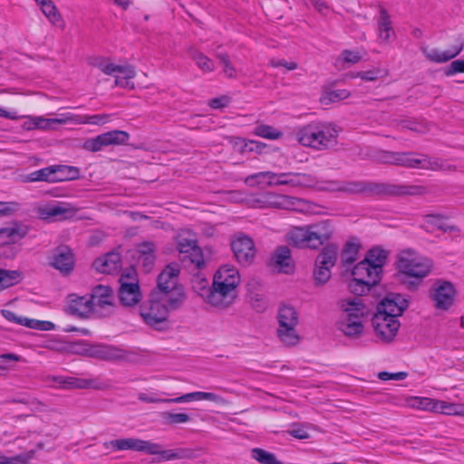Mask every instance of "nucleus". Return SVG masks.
Instances as JSON below:
<instances>
[{"instance_id": "nucleus-38", "label": "nucleus", "mask_w": 464, "mask_h": 464, "mask_svg": "<svg viewBox=\"0 0 464 464\" xmlns=\"http://www.w3.org/2000/svg\"><path fill=\"white\" fill-rule=\"evenodd\" d=\"M361 246L356 241H348L341 254L342 263L344 266L352 265L357 260L358 252Z\"/></svg>"}, {"instance_id": "nucleus-48", "label": "nucleus", "mask_w": 464, "mask_h": 464, "mask_svg": "<svg viewBox=\"0 0 464 464\" xmlns=\"http://www.w3.org/2000/svg\"><path fill=\"white\" fill-rule=\"evenodd\" d=\"M459 403H451L445 401L437 400L435 412L445 415H458Z\"/></svg>"}, {"instance_id": "nucleus-28", "label": "nucleus", "mask_w": 464, "mask_h": 464, "mask_svg": "<svg viewBox=\"0 0 464 464\" xmlns=\"http://www.w3.org/2000/svg\"><path fill=\"white\" fill-rule=\"evenodd\" d=\"M66 311L72 315L79 317H89L93 314L92 299L87 295H77L72 294L67 297Z\"/></svg>"}, {"instance_id": "nucleus-51", "label": "nucleus", "mask_w": 464, "mask_h": 464, "mask_svg": "<svg viewBox=\"0 0 464 464\" xmlns=\"http://www.w3.org/2000/svg\"><path fill=\"white\" fill-rule=\"evenodd\" d=\"M437 400L425 398V397H415L412 399L411 406L423 411H429L435 412Z\"/></svg>"}, {"instance_id": "nucleus-44", "label": "nucleus", "mask_w": 464, "mask_h": 464, "mask_svg": "<svg viewBox=\"0 0 464 464\" xmlns=\"http://www.w3.org/2000/svg\"><path fill=\"white\" fill-rule=\"evenodd\" d=\"M350 96V92L343 89V90H333L325 92L322 98L321 102L324 104H329L331 102H337L343 100L347 99Z\"/></svg>"}, {"instance_id": "nucleus-53", "label": "nucleus", "mask_w": 464, "mask_h": 464, "mask_svg": "<svg viewBox=\"0 0 464 464\" xmlns=\"http://www.w3.org/2000/svg\"><path fill=\"white\" fill-rule=\"evenodd\" d=\"M217 57L219 59L223 65L224 73L228 78H235L237 76V71L229 61L228 55L226 53H218Z\"/></svg>"}, {"instance_id": "nucleus-21", "label": "nucleus", "mask_w": 464, "mask_h": 464, "mask_svg": "<svg viewBox=\"0 0 464 464\" xmlns=\"http://www.w3.org/2000/svg\"><path fill=\"white\" fill-rule=\"evenodd\" d=\"M231 247L240 264L248 265L253 262L256 250L251 237L242 233L237 234L231 242Z\"/></svg>"}, {"instance_id": "nucleus-8", "label": "nucleus", "mask_w": 464, "mask_h": 464, "mask_svg": "<svg viewBox=\"0 0 464 464\" xmlns=\"http://www.w3.org/2000/svg\"><path fill=\"white\" fill-rule=\"evenodd\" d=\"M339 254V248L335 244L326 245L315 259L314 278L318 285L328 282L332 276V268L334 266Z\"/></svg>"}, {"instance_id": "nucleus-47", "label": "nucleus", "mask_w": 464, "mask_h": 464, "mask_svg": "<svg viewBox=\"0 0 464 464\" xmlns=\"http://www.w3.org/2000/svg\"><path fill=\"white\" fill-rule=\"evenodd\" d=\"M255 133L262 138L269 140H277L282 136V132L269 125H258L255 129Z\"/></svg>"}, {"instance_id": "nucleus-52", "label": "nucleus", "mask_w": 464, "mask_h": 464, "mask_svg": "<svg viewBox=\"0 0 464 464\" xmlns=\"http://www.w3.org/2000/svg\"><path fill=\"white\" fill-rule=\"evenodd\" d=\"M162 418L168 424H181L190 420V416L186 413L163 412Z\"/></svg>"}, {"instance_id": "nucleus-39", "label": "nucleus", "mask_w": 464, "mask_h": 464, "mask_svg": "<svg viewBox=\"0 0 464 464\" xmlns=\"http://www.w3.org/2000/svg\"><path fill=\"white\" fill-rule=\"evenodd\" d=\"M251 457L261 464H284L276 459L275 454L260 448L253 449L251 450Z\"/></svg>"}, {"instance_id": "nucleus-41", "label": "nucleus", "mask_w": 464, "mask_h": 464, "mask_svg": "<svg viewBox=\"0 0 464 464\" xmlns=\"http://www.w3.org/2000/svg\"><path fill=\"white\" fill-rule=\"evenodd\" d=\"M19 324L41 331H50L54 329V324L52 322L29 319L26 317H23V319L19 321Z\"/></svg>"}, {"instance_id": "nucleus-33", "label": "nucleus", "mask_w": 464, "mask_h": 464, "mask_svg": "<svg viewBox=\"0 0 464 464\" xmlns=\"http://www.w3.org/2000/svg\"><path fill=\"white\" fill-rule=\"evenodd\" d=\"M51 265L63 274L71 273L74 266V256L72 250L67 246L57 248Z\"/></svg>"}, {"instance_id": "nucleus-11", "label": "nucleus", "mask_w": 464, "mask_h": 464, "mask_svg": "<svg viewBox=\"0 0 464 464\" xmlns=\"http://www.w3.org/2000/svg\"><path fill=\"white\" fill-rule=\"evenodd\" d=\"M119 298L124 306H133L141 300V293L136 272L131 268L123 273L120 279Z\"/></svg>"}, {"instance_id": "nucleus-56", "label": "nucleus", "mask_w": 464, "mask_h": 464, "mask_svg": "<svg viewBox=\"0 0 464 464\" xmlns=\"http://www.w3.org/2000/svg\"><path fill=\"white\" fill-rule=\"evenodd\" d=\"M19 209V204L16 202L0 201V217H7Z\"/></svg>"}, {"instance_id": "nucleus-12", "label": "nucleus", "mask_w": 464, "mask_h": 464, "mask_svg": "<svg viewBox=\"0 0 464 464\" xmlns=\"http://www.w3.org/2000/svg\"><path fill=\"white\" fill-rule=\"evenodd\" d=\"M129 139L130 134L127 131L113 130L94 138L87 139L82 147L88 151L97 152L104 147L124 145Z\"/></svg>"}, {"instance_id": "nucleus-61", "label": "nucleus", "mask_w": 464, "mask_h": 464, "mask_svg": "<svg viewBox=\"0 0 464 464\" xmlns=\"http://www.w3.org/2000/svg\"><path fill=\"white\" fill-rule=\"evenodd\" d=\"M408 376V373L406 372H398L394 373H391L388 372H381L378 374V377L382 381H390V380H396V381H401L404 380Z\"/></svg>"}, {"instance_id": "nucleus-14", "label": "nucleus", "mask_w": 464, "mask_h": 464, "mask_svg": "<svg viewBox=\"0 0 464 464\" xmlns=\"http://www.w3.org/2000/svg\"><path fill=\"white\" fill-rule=\"evenodd\" d=\"M455 289L449 281L437 280L430 289V299L434 307L440 311H448L455 300Z\"/></svg>"}, {"instance_id": "nucleus-59", "label": "nucleus", "mask_w": 464, "mask_h": 464, "mask_svg": "<svg viewBox=\"0 0 464 464\" xmlns=\"http://www.w3.org/2000/svg\"><path fill=\"white\" fill-rule=\"evenodd\" d=\"M170 403H183L192 401H200V392H193L184 395L169 399Z\"/></svg>"}, {"instance_id": "nucleus-32", "label": "nucleus", "mask_w": 464, "mask_h": 464, "mask_svg": "<svg viewBox=\"0 0 464 464\" xmlns=\"http://www.w3.org/2000/svg\"><path fill=\"white\" fill-rule=\"evenodd\" d=\"M379 266H372L364 260L359 262L353 269L352 275L359 280L366 281L375 285L381 279Z\"/></svg>"}, {"instance_id": "nucleus-4", "label": "nucleus", "mask_w": 464, "mask_h": 464, "mask_svg": "<svg viewBox=\"0 0 464 464\" xmlns=\"http://www.w3.org/2000/svg\"><path fill=\"white\" fill-rule=\"evenodd\" d=\"M296 140L304 147L325 150L337 143L338 130L329 122H312L295 131Z\"/></svg>"}, {"instance_id": "nucleus-16", "label": "nucleus", "mask_w": 464, "mask_h": 464, "mask_svg": "<svg viewBox=\"0 0 464 464\" xmlns=\"http://www.w3.org/2000/svg\"><path fill=\"white\" fill-rule=\"evenodd\" d=\"M177 247L181 254H189L192 264L200 269L205 266V260L200 248L197 245L195 236L188 230H181L178 233Z\"/></svg>"}, {"instance_id": "nucleus-63", "label": "nucleus", "mask_w": 464, "mask_h": 464, "mask_svg": "<svg viewBox=\"0 0 464 464\" xmlns=\"http://www.w3.org/2000/svg\"><path fill=\"white\" fill-rule=\"evenodd\" d=\"M203 400L213 401L217 404H221V405L227 403V401L223 397H221L220 395L216 394L214 392H200V401H203Z\"/></svg>"}, {"instance_id": "nucleus-13", "label": "nucleus", "mask_w": 464, "mask_h": 464, "mask_svg": "<svg viewBox=\"0 0 464 464\" xmlns=\"http://www.w3.org/2000/svg\"><path fill=\"white\" fill-rule=\"evenodd\" d=\"M53 382L58 387L68 390L92 389L103 391L110 387L109 382L100 377L78 378L72 376H57L53 378Z\"/></svg>"}, {"instance_id": "nucleus-36", "label": "nucleus", "mask_w": 464, "mask_h": 464, "mask_svg": "<svg viewBox=\"0 0 464 464\" xmlns=\"http://www.w3.org/2000/svg\"><path fill=\"white\" fill-rule=\"evenodd\" d=\"M139 260L146 269H150L155 260V246L151 242H143L138 246Z\"/></svg>"}, {"instance_id": "nucleus-49", "label": "nucleus", "mask_w": 464, "mask_h": 464, "mask_svg": "<svg viewBox=\"0 0 464 464\" xmlns=\"http://www.w3.org/2000/svg\"><path fill=\"white\" fill-rule=\"evenodd\" d=\"M239 142L242 144L243 152L250 151L258 154L266 152L267 146L261 141L239 140Z\"/></svg>"}, {"instance_id": "nucleus-42", "label": "nucleus", "mask_w": 464, "mask_h": 464, "mask_svg": "<svg viewBox=\"0 0 464 464\" xmlns=\"http://www.w3.org/2000/svg\"><path fill=\"white\" fill-rule=\"evenodd\" d=\"M191 57L195 61L197 66L204 72H210L214 70V63L204 53L195 51L192 53Z\"/></svg>"}, {"instance_id": "nucleus-22", "label": "nucleus", "mask_w": 464, "mask_h": 464, "mask_svg": "<svg viewBox=\"0 0 464 464\" xmlns=\"http://www.w3.org/2000/svg\"><path fill=\"white\" fill-rule=\"evenodd\" d=\"M103 447L115 451L135 450L139 452H155L153 450L155 446L151 445V441L137 438H123L106 441L103 443Z\"/></svg>"}, {"instance_id": "nucleus-54", "label": "nucleus", "mask_w": 464, "mask_h": 464, "mask_svg": "<svg viewBox=\"0 0 464 464\" xmlns=\"http://www.w3.org/2000/svg\"><path fill=\"white\" fill-rule=\"evenodd\" d=\"M362 56L358 52L344 50L341 53L337 63H357L361 60Z\"/></svg>"}, {"instance_id": "nucleus-23", "label": "nucleus", "mask_w": 464, "mask_h": 464, "mask_svg": "<svg viewBox=\"0 0 464 464\" xmlns=\"http://www.w3.org/2000/svg\"><path fill=\"white\" fill-rule=\"evenodd\" d=\"M372 326L376 335L383 342L392 341L396 335L400 323L398 319L375 314L372 318Z\"/></svg>"}, {"instance_id": "nucleus-50", "label": "nucleus", "mask_w": 464, "mask_h": 464, "mask_svg": "<svg viewBox=\"0 0 464 464\" xmlns=\"http://www.w3.org/2000/svg\"><path fill=\"white\" fill-rule=\"evenodd\" d=\"M22 235L19 233V229L15 227H7L0 228V243L7 244L14 242L17 238L21 237Z\"/></svg>"}, {"instance_id": "nucleus-30", "label": "nucleus", "mask_w": 464, "mask_h": 464, "mask_svg": "<svg viewBox=\"0 0 464 464\" xmlns=\"http://www.w3.org/2000/svg\"><path fill=\"white\" fill-rule=\"evenodd\" d=\"M382 195L392 196H422L428 189L421 185L412 184H382Z\"/></svg>"}, {"instance_id": "nucleus-34", "label": "nucleus", "mask_w": 464, "mask_h": 464, "mask_svg": "<svg viewBox=\"0 0 464 464\" xmlns=\"http://www.w3.org/2000/svg\"><path fill=\"white\" fill-rule=\"evenodd\" d=\"M121 257L117 253H109L93 262L94 268L102 274H111L120 267Z\"/></svg>"}, {"instance_id": "nucleus-3", "label": "nucleus", "mask_w": 464, "mask_h": 464, "mask_svg": "<svg viewBox=\"0 0 464 464\" xmlns=\"http://www.w3.org/2000/svg\"><path fill=\"white\" fill-rule=\"evenodd\" d=\"M334 234L329 220L303 227H295L286 234V241L296 247L317 249L328 241Z\"/></svg>"}, {"instance_id": "nucleus-6", "label": "nucleus", "mask_w": 464, "mask_h": 464, "mask_svg": "<svg viewBox=\"0 0 464 464\" xmlns=\"http://www.w3.org/2000/svg\"><path fill=\"white\" fill-rule=\"evenodd\" d=\"M276 336L285 346H295L301 341L298 332L300 323L299 312L295 307L283 304L279 306L276 314Z\"/></svg>"}, {"instance_id": "nucleus-40", "label": "nucleus", "mask_w": 464, "mask_h": 464, "mask_svg": "<svg viewBox=\"0 0 464 464\" xmlns=\"http://www.w3.org/2000/svg\"><path fill=\"white\" fill-rule=\"evenodd\" d=\"M56 179L58 181L75 179L79 177V169L76 167L58 165L55 166Z\"/></svg>"}, {"instance_id": "nucleus-1", "label": "nucleus", "mask_w": 464, "mask_h": 464, "mask_svg": "<svg viewBox=\"0 0 464 464\" xmlns=\"http://www.w3.org/2000/svg\"><path fill=\"white\" fill-rule=\"evenodd\" d=\"M373 285L359 280L353 276L348 284L350 292L357 296L343 299L340 302L342 315L339 321V329L347 336H357L362 330V318L367 314V309L360 295L370 291Z\"/></svg>"}, {"instance_id": "nucleus-35", "label": "nucleus", "mask_w": 464, "mask_h": 464, "mask_svg": "<svg viewBox=\"0 0 464 464\" xmlns=\"http://www.w3.org/2000/svg\"><path fill=\"white\" fill-rule=\"evenodd\" d=\"M272 262L281 272L287 274L292 271L293 266L289 248L286 246L278 247L272 256Z\"/></svg>"}, {"instance_id": "nucleus-46", "label": "nucleus", "mask_w": 464, "mask_h": 464, "mask_svg": "<svg viewBox=\"0 0 464 464\" xmlns=\"http://www.w3.org/2000/svg\"><path fill=\"white\" fill-rule=\"evenodd\" d=\"M40 5L43 13L52 24H57L61 21V16L51 0H46Z\"/></svg>"}, {"instance_id": "nucleus-7", "label": "nucleus", "mask_w": 464, "mask_h": 464, "mask_svg": "<svg viewBox=\"0 0 464 464\" xmlns=\"http://www.w3.org/2000/svg\"><path fill=\"white\" fill-rule=\"evenodd\" d=\"M397 267L401 274L420 281L431 272L432 261L413 250L407 249L399 254Z\"/></svg>"}, {"instance_id": "nucleus-45", "label": "nucleus", "mask_w": 464, "mask_h": 464, "mask_svg": "<svg viewBox=\"0 0 464 464\" xmlns=\"http://www.w3.org/2000/svg\"><path fill=\"white\" fill-rule=\"evenodd\" d=\"M73 117L80 118L81 122H72V124H103L110 120L109 114H95V115H79L72 113Z\"/></svg>"}, {"instance_id": "nucleus-55", "label": "nucleus", "mask_w": 464, "mask_h": 464, "mask_svg": "<svg viewBox=\"0 0 464 464\" xmlns=\"http://www.w3.org/2000/svg\"><path fill=\"white\" fill-rule=\"evenodd\" d=\"M41 181L57 182L55 166L44 168L38 170Z\"/></svg>"}, {"instance_id": "nucleus-17", "label": "nucleus", "mask_w": 464, "mask_h": 464, "mask_svg": "<svg viewBox=\"0 0 464 464\" xmlns=\"http://www.w3.org/2000/svg\"><path fill=\"white\" fill-rule=\"evenodd\" d=\"M90 299H92L93 314L104 316L112 312L114 296L111 287L96 285L92 291Z\"/></svg>"}, {"instance_id": "nucleus-9", "label": "nucleus", "mask_w": 464, "mask_h": 464, "mask_svg": "<svg viewBox=\"0 0 464 464\" xmlns=\"http://www.w3.org/2000/svg\"><path fill=\"white\" fill-rule=\"evenodd\" d=\"M387 163L397 164L407 168L437 170L441 168L438 160H432L425 155L416 156L406 152H388L384 156Z\"/></svg>"}, {"instance_id": "nucleus-64", "label": "nucleus", "mask_w": 464, "mask_h": 464, "mask_svg": "<svg viewBox=\"0 0 464 464\" xmlns=\"http://www.w3.org/2000/svg\"><path fill=\"white\" fill-rule=\"evenodd\" d=\"M249 204L252 208H267L266 207V192L253 196L249 200Z\"/></svg>"}, {"instance_id": "nucleus-26", "label": "nucleus", "mask_w": 464, "mask_h": 464, "mask_svg": "<svg viewBox=\"0 0 464 464\" xmlns=\"http://www.w3.org/2000/svg\"><path fill=\"white\" fill-rule=\"evenodd\" d=\"M463 50L464 39L459 37L457 39V44L447 51H441L435 48H423L422 53L429 61L436 63H444L457 57Z\"/></svg>"}, {"instance_id": "nucleus-5", "label": "nucleus", "mask_w": 464, "mask_h": 464, "mask_svg": "<svg viewBox=\"0 0 464 464\" xmlns=\"http://www.w3.org/2000/svg\"><path fill=\"white\" fill-rule=\"evenodd\" d=\"M184 299L183 294L162 296L154 294L150 302L141 305L140 314L145 324L160 329L161 324L166 323L169 312L179 308Z\"/></svg>"}, {"instance_id": "nucleus-58", "label": "nucleus", "mask_w": 464, "mask_h": 464, "mask_svg": "<svg viewBox=\"0 0 464 464\" xmlns=\"http://www.w3.org/2000/svg\"><path fill=\"white\" fill-rule=\"evenodd\" d=\"M443 220V216L440 214H429L423 218V227L429 228L430 227H439L440 222Z\"/></svg>"}, {"instance_id": "nucleus-29", "label": "nucleus", "mask_w": 464, "mask_h": 464, "mask_svg": "<svg viewBox=\"0 0 464 464\" xmlns=\"http://www.w3.org/2000/svg\"><path fill=\"white\" fill-rule=\"evenodd\" d=\"M377 42L379 44L388 45L395 39V31L388 12L382 8L377 19Z\"/></svg>"}, {"instance_id": "nucleus-62", "label": "nucleus", "mask_w": 464, "mask_h": 464, "mask_svg": "<svg viewBox=\"0 0 464 464\" xmlns=\"http://www.w3.org/2000/svg\"><path fill=\"white\" fill-rule=\"evenodd\" d=\"M380 69H373L371 71L360 72L356 75H353L352 77H360L362 80L373 82L380 77Z\"/></svg>"}, {"instance_id": "nucleus-60", "label": "nucleus", "mask_w": 464, "mask_h": 464, "mask_svg": "<svg viewBox=\"0 0 464 464\" xmlns=\"http://www.w3.org/2000/svg\"><path fill=\"white\" fill-rule=\"evenodd\" d=\"M269 64L275 68L283 67L285 71H294L298 66L295 62H287L284 59H272L270 60Z\"/></svg>"}, {"instance_id": "nucleus-57", "label": "nucleus", "mask_w": 464, "mask_h": 464, "mask_svg": "<svg viewBox=\"0 0 464 464\" xmlns=\"http://www.w3.org/2000/svg\"><path fill=\"white\" fill-rule=\"evenodd\" d=\"M459 72H464V60L452 61L445 70L446 76H452Z\"/></svg>"}, {"instance_id": "nucleus-18", "label": "nucleus", "mask_w": 464, "mask_h": 464, "mask_svg": "<svg viewBox=\"0 0 464 464\" xmlns=\"http://www.w3.org/2000/svg\"><path fill=\"white\" fill-rule=\"evenodd\" d=\"M382 183H372L367 181H342L333 182L329 188L334 191H340L348 194H367L382 195Z\"/></svg>"}, {"instance_id": "nucleus-27", "label": "nucleus", "mask_w": 464, "mask_h": 464, "mask_svg": "<svg viewBox=\"0 0 464 464\" xmlns=\"http://www.w3.org/2000/svg\"><path fill=\"white\" fill-rule=\"evenodd\" d=\"M91 65L98 68L106 75H117V73H126L127 77H135L136 72L131 65H118L111 62L109 58L97 56L92 58Z\"/></svg>"}, {"instance_id": "nucleus-15", "label": "nucleus", "mask_w": 464, "mask_h": 464, "mask_svg": "<svg viewBox=\"0 0 464 464\" xmlns=\"http://www.w3.org/2000/svg\"><path fill=\"white\" fill-rule=\"evenodd\" d=\"M79 208L68 202H55L36 208V214L45 220H63L73 218Z\"/></svg>"}, {"instance_id": "nucleus-25", "label": "nucleus", "mask_w": 464, "mask_h": 464, "mask_svg": "<svg viewBox=\"0 0 464 464\" xmlns=\"http://www.w3.org/2000/svg\"><path fill=\"white\" fill-rule=\"evenodd\" d=\"M408 302L400 295H390L385 297L378 305L376 314H382L386 317L397 319L406 309Z\"/></svg>"}, {"instance_id": "nucleus-31", "label": "nucleus", "mask_w": 464, "mask_h": 464, "mask_svg": "<svg viewBox=\"0 0 464 464\" xmlns=\"http://www.w3.org/2000/svg\"><path fill=\"white\" fill-rule=\"evenodd\" d=\"M88 352L90 356L104 361L121 360L127 355V353L124 350L106 344L92 345L90 347Z\"/></svg>"}, {"instance_id": "nucleus-24", "label": "nucleus", "mask_w": 464, "mask_h": 464, "mask_svg": "<svg viewBox=\"0 0 464 464\" xmlns=\"http://www.w3.org/2000/svg\"><path fill=\"white\" fill-rule=\"evenodd\" d=\"M81 122L80 118L73 117L72 113L66 112L61 114L58 118H44L43 116L30 117L28 121V129H39L44 130H55L57 124H68L71 122Z\"/></svg>"}, {"instance_id": "nucleus-20", "label": "nucleus", "mask_w": 464, "mask_h": 464, "mask_svg": "<svg viewBox=\"0 0 464 464\" xmlns=\"http://www.w3.org/2000/svg\"><path fill=\"white\" fill-rule=\"evenodd\" d=\"M179 275V267L177 264L167 266L158 276L157 285L159 293H155V295L162 296L181 294L177 289Z\"/></svg>"}, {"instance_id": "nucleus-19", "label": "nucleus", "mask_w": 464, "mask_h": 464, "mask_svg": "<svg viewBox=\"0 0 464 464\" xmlns=\"http://www.w3.org/2000/svg\"><path fill=\"white\" fill-rule=\"evenodd\" d=\"M297 173L284 172L275 173L272 171L258 172L248 176L246 182L250 185H267L269 187L280 185H295L292 177L298 176Z\"/></svg>"}, {"instance_id": "nucleus-10", "label": "nucleus", "mask_w": 464, "mask_h": 464, "mask_svg": "<svg viewBox=\"0 0 464 464\" xmlns=\"http://www.w3.org/2000/svg\"><path fill=\"white\" fill-rule=\"evenodd\" d=\"M266 207L283 208L304 214H315L316 206L302 198L266 192Z\"/></svg>"}, {"instance_id": "nucleus-43", "label": "nucleus", "mask_w": 464, "mask_h": 464, "mask_svg": "<svg viewBox=\"0 0 464 464\" xmlns=\"http://www.w3.org/2000/svg\"><path fill=\"white\" fill-rule=\"evenodd\" d=\"M151 445L155 446V448L153 449V450L155 452H147V453L150 454V455L160 456V459H159V461L179 459L183 457L182 454H180L179 452L174 451L172 450H162V448L160 444L151 442Z\"/></svg>"}, {"instance_id": "nucleus-2", "label": "nucleus", "mask_w": 464, "mask_h": 464, "mask_svg": "<svg viewBox=\"0 0 464 464\" xmlns=\"http://www.w3.org/2000/svg\"><path fill=\"white\" fill-rule=\"evenodd\" d=\"M239 283L238 270L230 265L223 266L215 273L211 287L203 288L201 297L212 306L227 308L235 301Z\"/></svg>"}, {"instance_id": "nucleus-37", "label": "nucleus", "mask_w": 464, "mask_h": 464, "mask_svg": "<svg viewBox=\"0 0 464 464\" xmlns=\"http://www.w3.org/2000/svg\"><path fill=\"white\" fill-rule=\"evenodd\" d=\"M387 256L388 251L380 246H375L368 251L364 261L371 263L372 266H379L380 272L382 273V266L386 262Z\"/></svg>"}]
</instances>
